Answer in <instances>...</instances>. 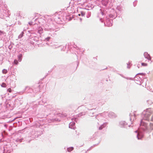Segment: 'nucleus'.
<instances>
[{"label": "nucleus", "mask_w": 153, "mask_h": 153, "mask_svg": "<svg viewBox=\"0 0 153 153\" xmlns=\"http://www.w3.org/2000/svg\"><path fill=\"white\" fill-rule=\"evenodd\" d=\"M142 65L143 66H146L147 65V64L146 63H142Z\"/></svg>", "instance_id": "nucleus-7"}, {"label": "nucleus", "mask_w": 153, "mask_h": 153, "mask_svg": "<svg viewBox=\"0 0 153 153\" xmlns=\"http://www.w3.org/2000/svg\"><path fill=\"white\" fill-rule=\"evenodd\" d=\"M144 55L145 57L146 58L149 60H151V57L149 54L147 53H144Z\"/></svg>", "instance_id": "nucleus-1"}, {"label": "nucleus", "mask_w": 153, "mask_h": 153, "mask_svg": "<svg viewBox=\"0 0 153 153\" xmlns=\"http://www.w3.org/2000/svg\"><path fill=\"white\" fill-rule=\"evenodd\" d=\"M7 90L9 92H11V89L10 88H8Z\"/></svg>", "instance_id": "nucleus-8"}, {"label": "nucleus", "mask_w": 153, "mask_h": 153, "mask_svg": "<svg viewBox=\"0 0 153 153\" xmlns=\"http://www.w3.org/2000/svg\"><path fill=\"white\" fill-rule=\"evenodd\" d=\"M2 72H3V73L5 74L7 73V71L6 70L4 69L2 71Z\"/></svg>", "instance_id": "nucleus-4"}, {"label": "nucleus", "mask_w": 153, "mask_h": 153, "mask_svg": "<svg viewBox=\"0 0 153 153\" xmlns=\"http://www.w3.org/2000/svg\"><path fill=\"white\" fill-rule=\"evenodd\" d=\"M29 24L30 25H34V24H32V23L31 22H29Z\"/></svg>", "instance_id": "nucleus-9"}, {"label": "nucleus", "mask_w": 153, "mask_h": 153, "mask_svg": "<svg viewBox=\"0 0 153 153\" xmlns=\"http://www.w3.org/2000/svg\"><path fill=\"white\" fill-rule=\"evenodd\" d=\"M50 39V37H48V38H47L46 39V40H47L48 41L49 40V39Z\"/></svg>", "instance_id": "nucleus-10"}, {"label": "nucleus", "mask_w": 153, "mask_h": 153, "mask_svg": "<svg viewBox=\"0 0 153 153\" xmlns=\"http://www.w3.org/2000/svg\"><path fill=\"white\" fill-rule=\"evenodd\" d=\"M79 16H80V14H79Z\"/></svg>", "instance_id": "nucleus-11"}, {"label": "nucleus", "mask_w": 153, "mask_h": 153, "mask_svg": "<svg viewBox=\"0 0 153 153\" xmlns=\"http://www.w3.org/2000/svg\"><path fill=\"white\" fill-rule=\"evenodd\" d=\"M1 86L2 87H5L6 86V85L5 83H3L2 84Z\"/></svg>", "instance_id": "nucleus-6"}, {"label": "nucleus", "mask_w": 153, "mask_h": 153, "mask_svg": "<svg viewBox=\"0 0 153 153\" xmlns=\"http://www.w3.org/2000/svg\"><path fill=\"white\" fill-rule=\"evenodd\" d=\"M73 147H70L67 149V150L68 152H70L73 150Z\"/></svg>", "instance_id": "nucleus-3"}, {"label": "nucleus", "mask_w": 153, "mask_h": 153, "mask_svg": "<svg viewBox=\"0 0 153 153\" xmlns=\"http://www.w3.org/2000/svg\"><path fill=\"white\" fill-rule=\"evenodd\" d=\"M14 64H15L16 65H17V64H18V61L17 60H15L14 61Z\"/></svg>", "instance_id": "nucleus-5"}, {"label": "nucleus", "mask_w": 153, "mask_h": 153, "mask_svg": "<svg viewBox=\"0 0 153 153\" xmlns=\"http://www.w3.org/2000/svg\"><path fill=\"white\" fill-rule=\"evenodd\" d=\"M22 55L21 54L19 55L18 56V60L19 62H21L22 60Z\"/></svg>", "instance_id": "nucleus-2"}]
</instances>
